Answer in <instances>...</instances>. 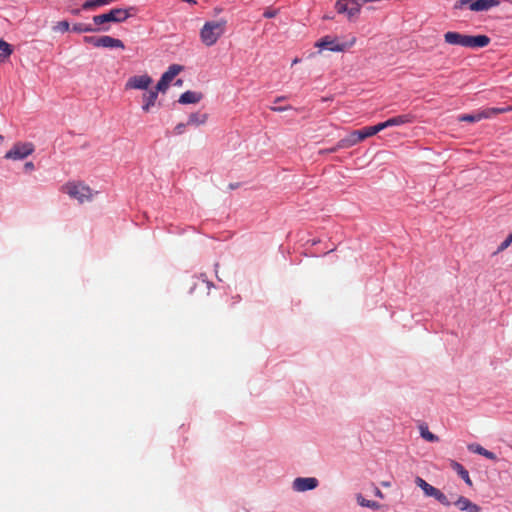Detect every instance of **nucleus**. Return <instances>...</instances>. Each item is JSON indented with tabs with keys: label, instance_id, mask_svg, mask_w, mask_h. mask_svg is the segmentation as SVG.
Here are the masks:
<instances>
[{
	"label": "nucleus",
	"instance_id": "20",
	"mask_svg": "<svg viewBox=\"0 0 512 512\" xmlns=\"http://www.w3.org/2000/svg\"><path fill=\"white\" fill-rule=\"evenodd\" d=\"M114 0H87L83 5H82V8L84 10H91V9H94L96 7H100V6H104V5H108L110 4L111 2H113Z\"/></svg>",
	"mask_w": 512,
	"mask_h": 512
},
{
	"label": "nucleus",
	"instance_id": "34",
	"mask_svg": "<svg viewBox=\"0 0 512 512\" xmlns=\"http://www.w3.org/2000/svg\"><path fill=\"white\" fill-rule=\"evenodd\" d=\"M54 29L60 32H66L69 29V23L67 21H60L56 24Z\"/></svg>",
	"mask_w": 512,
	"mask_h": 512
},
{
	"label": "nucleus",
	"instance_id": "12",
	"mask_svg": "<svg viewBox=\"0 0 512 512\" xmlns=\"http://www.w3.org/2000/svg\"><path fill=\"white\" fill-rule=\"evenodd\" d=\"M97 44L104 48H124V43L120 39L108 35L98 37Z\"/></svg>",
	"mask_w": 512,
	"mask_h": 512
},
{
	"label": "nucleus",
	"instance_id": "4",
	"mask_svg": "<svg viewBox=\"0 0 512 512\" xmlns=\"http://www.w3.org/2000/svg\"><path fill=\"white\" fill-rule=\"evenodd\" d=\"M500 4L499 0H460L455 3L456 9H462L468 6L471 11L480 12L487 11Z\"/></svg>",
	"mask_w": 512,
	"mask_h": 512
},
{
	"label": "nucleus",
	"instance_id": "24",
	"mask_svg": "<svg viewBox=\"0 0 512 512\" xmlns=\"http://www.w3.org/2000/svg\"><path fill=\"white\" fill-rule=\"evenodd\" d=\"M13 52V49L10 44L5 42L4 40H0V60H4L8 58Z\"/></svg>",
	"mask_w": 512,
	"mask_h": 512
},
{
	"label": "nucleus",
	"instance_id": "14",
	"mask_svg": "<svg viewBox=\"0 0 512 512\" xmlns=\"http://www.w3.org/2000/svg\"><path fill=\"white\" fill-rule=\"evenodd\" d=\"M455 505L461 510L466 512H480V507L471 502L468 498L460 496Z\"/></svg>",
	"mask_w": 512,
	"mask_h": 512
},
{
	"label": "nucleus",
	"instance_id": "39",
	"mask_svg": "<svg viewBox=\"0 0 512 512\" xmlns=\"http://www.w3.org/2000/svg\"><path fill=\"white\" fill-rule=\"evenodd\" d=\"M185 128V124L180 123L175 127L176 134H182Z\"/></svg>",
	"mask_w": 512,
	"mask_h": 512
},
{
	"label": "nucleus",
	"instance_id": "15",
	"mask_svg": "<svg viewBox=\"0 0 512 512\" xmlns=\"http://www.w3.org/2000/svg\"><path fill=\"white\" fill-rule=\"evenodd\" d=\"M316 46L319 48H327L331 51H343L344 45L335 44V40L330 36H325L322 39H320Z\"/></svg>",
	"mask_w": 512,
	"mask_h": 512
},
{
	"label": "nucleus",
	"instance_id": "47",
	"mask_svg": "<svg viewBox=\"0 0 512 512\" xmlns=\"http://www.w3.org/2000/svg\"><path fill=\"white\" fill-rule=\"evenodd\" d=\"M4 138L2 135H0V144L3 142Z\"/></svg>",
	"mask_w": 512,
	"mask_h": 512
},
{
	"label": "nucleus",
	"instance_id": "13",
	"mask_svg": "<svg viewBox=\"0 0 512 512\" xmlns=\"http://www.w3.org/2000/svg\"><path fill=\"white\" fill-rule=\"evenodd\" d=\"M510 111H512V107L505 106V107H499V108H485V109L478 111V113H479L480 120H482V119L492 118L495 115L510 112Z\"/></svg>",
	"mask_w": 512,
	"mask_h": 512
},
{
	"label": "nucleus",
	"instance_id": "41",
	"mask_svg": "<svg viewBox=\"0 0 512 512\" xmlns=\"http://www.w3.org/2000/svg\"><path fill=\"white\" fill-rule=\"evenodd\" d=\"M24 168H25V170H27V171L34 170V164H33V162H26V163H25V165H24Z\"/></svg>",
	"mask_w": 512,
	"mask_h": 512
},
{
	"label": "nucleus",
	"instance_id": "30",
	"mask_svg": "<svg viewBox=\"0 0 512 512\" xmlns=\"http://www.w3.org/2000/svg\"><path fill=\"white\" fill-rule=\"evenodd\" d=\"M351 133L353 135V138H354L356 144L360 143L361 141H363L367 138L363 131V128L360 130H354Z\"/></svg>",
	"mask_w": 512,
	"mask_h": 512
},
{
	"label": "nucleus",
	"instance_id": "43",
	"mask_svg": "<svg viewBox=\"0 0 512 512\" xmlns=\"http://www.w3.org/2000/svg\"><path fill=\"white\" fill-rule=\"evenodd\" d=\"M350 1L358 7H361V5L365 3V2H363V0H350Z\"/></svg>",
	"mask_w": 512,
	"mask_h": 512
},
{
	"label": "nucleus",
	"instance_id": "5",
	"mask_svg": "<svg viewBox=\"0 0 512 512\" xmlns=\"http://www.w3.org/2000/svg\"><path fill=\"white\" fill-rule=\"evenodd\" d=\"M129 17L128 10L122 8L111 9L108 13L95 15L93 22L102 25L107 22H123Z\"/></svg>",
	"mask_w": 512,
	"mask_h": 512
},
{
	"label": "nucleus",
	"instance_id": "37",
	"mask_svg": "<svg viewBox=\"0 0 512 512\" xmlns=\"http://www.w3.org/2000/svg\"><path fill=\"white\" fill-rule=\"evenodd\" d=\"M84 40L85 42L92 44L94 47H99V45L97 44L98 37H85Z\"/></svg>",
	"mask_w": 512,
	"mask_h": 512
},
{
	"label": "nucleus",
	"instance_id": "28",
	"mask_svg": "<svg viewBox=\"0 0 512 512\" xmlns=\"http://www.w3.org/2000/svg\"><path fill=\"white\" fill-rule=\"evenodd\" d=\"M459 121L478 122L481 121L478 111L473 114H465L459 117Z\"/></svg>",
	"mask_w": 512,
	"mask_h": 512
},
{
	"label": "nucleus",
	"instance_id": "31",
	"mask_svg": "<svg viewBox=\"0 0 512 512\" xmlns=\"http://www.w3.org/2000/svg\"><path fill=\"white\" fill-rule=\"evenodd\" d=\"M351 133L353 135V138H354L356 144L360 143L361 141H363L367 138L363 131V128L360 130H354Z\"/></svg>",
	"mask_w": 512,
	"mask_h": 512
},
{
	"label": "nucleus",
	"instance_id": "2",
	"mask_svg": "<svg viewBox=\"0 0 512 512\" xmlns=\"http://www.w3.org/2000/svg\"><path fill=\"white\" fill-rule=\"evenodd\" d=\"M225 27V20L206 22L200 32L202 42L206 46L214 45L217 40L224 34Z\"/></svg>",
	"mask_w": 512,
	"mask_h": 512
},
{
	"label": "nucleus",
	"instance_id": "6",
	"mask_svg": "<svg viewBox=\"0 0 512 512\" xmlns=\"http://www.w3.org/2000/svg\"><path fill=\"white\" fill-rule=\"evenodd\" d=\"M34 145L30 142H18L5 154L6 159L22 160L34 152Z\"/></svg>",
	"mask_w": 512,
	"mask_h": 512
},
{
	"label": "nucleus",
	"instance_id": "1",
	"mask_svg": "<svg viewBox=\"0 0 512 512\" xmlns=\"http://www.w3.org/2000/svg\"><path fill=\"white\" fill-rule=\"evenodd\" d=\"M444 40L450 45H459L466 48H483L490 43V38L486 35H466L459 32L448 31L444 34Z\"/></svg>",
	"mask_w": 512,
	"mask_h": 512
},
{
	"label": "nucleus",
	"instance_id": "40",
	"mask_svg": "<svg viewBox=\"0 0 512 512\" xmlns=\"http://www.w3.org/2000/svg\"><path fill=\"white\" fill-rule=\"evenodd\" d=\"M201 283L202 285H205L207 290L209 291L210 288L213 286V284L211 282H209L208 280H206L205 278H202L201 279Z\"/></svg>",
	"mask_w": 512,
	"mask_h": 512
},
{
	"label": "nucleus",
	"instance_id": "26",
	"mask_svg": "<svg viewBox=\"0 0 512 512\" xmlns=\"http://www.w3.org/2000/svg\"><path fill=\"white\" fill-rule=\"evenodd\" d=\"M382 130H384L382 123H378L377 125L368 126V127L363 128V131L367 138L377 134L378 132H380Z\"/></svg>",
	"mask_w": 512,
	"mask_h": 512
},
{
	"label": "nucleus",
	"instance_id": "17",
	"mask_svg": "<svg viewBox=\"0 0 512 512\" xmlns=\"http://www.w3.org/2000/svg\"><path fill=\"white\" fill-rule=\"evenodd\" d=\"M202 99V94L194 91L184 92L178 102L181 104H196Z\"/></svg>",
	"mask_w": 512,
	"mask_h": 512
},
{
	"label": "nucleus",
	"instance_id": "10",
	"mask_svg": "<svg viewBox=\"0 0 512 512\" xmlns=\"http://www.w3.org/2000/svg\"><path fill=\"white\" fill-rule=\"evenodd\" d=\"M414 121V116L412 114H402L388 120L381 122L384 129L392 126H401L404 124L412 123Z\"/></svg>",
	"mask_w": 512,
	"mask_h": 512
},
{
	"label": "nucleus",
	"instance_id": "32",
	"mask_svg": "<svg viewBox=\"0 0 512 512\" xmlns=\"http://www.w3.org/2000/svg\"><path fill=\"white\" fill-rule=\"evenodd\" d=\"M512 243V233L499 245L496 253H500L507 249Z\"/></svg>",
	"mask_w": 512,
	"mask_h": 512
},
{
	"label": "nucleus",
	"instance_id": "44",
	"mask_svg": "<svg viewBox=\"0 0 512 512\" xmlns=\"http://www.w3.org/2000/svg\"><path fill=\"white\" fill-rule=\"evenodd\" d=\"M273 111H283L285 110L286 108H282V107H272L271 108Z\"/></svg>",
	"mask_w": 512,
	"mask_h": 512
},
{
	"label": "nucleus",
	"instance_id": "11",
	"mask_svg": "<svg viewBox=\"0 0 512 512\" xmlns=\"http://www.w3.org/2000/svg\"><path fill=\"white\" fill-rule=\"evenodd\" d=\"M157 98H158L157 91L146 90L142 94V110L145 113L150 112L152 110V108L155 106Z\"/></svg>",
	"mask_w": 512,
	"mask_h": 512
},
{
	"label": "nucleus",
	"instance_id": "27",
	"mask_svg": "<svg viewBox=\"0 0 512 512\" xmlns=\"http://www.w3.org/2000/svg\"><path fill=\"white\" fill-rule=\"evenodd\" d=\"M169 84H170V82L161 76L160 80L158 81V83H157L155 89H153V91H157V94L159 92H165L166 89L168 88Z\"/></svg>",
	"mask_w": 512,
	"mask_h": 512
},
{
	"label": "nucleus",
	"instance_id": "21",
	"mask_svg": "<svg viewBox=\"0 0 512 512\" xmlns=\"http://www.w3.org/2000/svg\"><path fill=\"white\" fill-rule=\"evenodd\" d=\"M182 70V66L173 64L168 70L162 75L165 79L171 82Z\"/></svg>",
	"mask_w": 512,
	"mask_h": 512
},
{
	"label": "nucleus",
	"instance_id": "29",
	"mask_svg": "<svg viewBox=\"0 0 512 512\" xmlns=\"http://www.w3.org/2000/svg\"><path fill=\"white\" fill-rule=\"evenodd\" d=\"M94 30L95 29L92 28L90 25H86V24H82V23L75 24L73 26V31L78 32V33L91 32V31H94Z\"/></svg>",
	"mask_w": 512,
	"mask_h": 512
},
{
	"label": "nucleus",
	"instance_id": "45",
	"mask_svg": "<svg viewBox=\"0 0 512 512\" xmlns=\"http://www.w3.org/2000/svg\"><path fill=\"white\" fill-rule=\"evenodd\" d=\"M298 62H299V59H298V58H295V59L293 60V63H292V64L294 65V64H296V63H298Z\"/></svg>",
	"mask_w": 512,
	"mask_h": 512
},
{
	"label": "nucleus",
	"instance_id": "9",
	"mask_svg": "<svg viewBox=\"0 0 512 512\" xmlns=\"http://www.w3.org/2000/svg\"><path fill=\"white\" fill-rule=\"evenodd\" d=\"M319 482L314 477H298L293 481V489L298 492L313 490L318 486Z\"/></svg>",
	"mask_w": 512,
	"mask_h": 512
},
{
	"label": "nucleus",
	"instance_id": "36",
	"mask_svg": "<svg viewBox=\"0 0 512 512\" xmlns=\"http://www.w3.org/2000/svg\"><path fill=\"white\" fill-rule=\"evenodd\" d=\"M359 12H360V7H358V6L348 8V11H346L349 18L356 16Z\"/></svg>",
	"mask_w": 512,
	"mask_h": 512
},
{
	"label": "nucleus",
	"instance_id": "8",
	"mask_svg": "<svg viewBox=\"0 0 512 512\" xmlns=\"http://www.w3.org/2000/svg\"><path fill=\"white\" fill-rule=\"evenodd\" d=\"M153 80L152 78L147 75V74H143V75H135V76H132L130 77L126 84H125V89L126 90H130V89H137V90H148L149 86L152 84Z\"/></svg>",
	"mask_w": 512,
	"mask_h": 512
},
{
	"label": "nucleus",
	"instance_id": "18",
	"mask_svg": "<svg viewBox=\"0 0 512 512\" xmlns=\"http://www.w3.org/2000/svg\"><path fill=\"white\" fill-rule=\"evenodd\" d=\"M450 466L453 470H455L458 475L465 481L466 484L472 486V480L469 476L468 471L457 461L452 460Z\"/></svg>",
	"mask_w": 512,
	"mask_h": 512
},
{
	"label": "nucleus",
	"instance_id": "46",
	"mask_svg": "<svg viewBox=\"0 0 512 512\" xmlns=\"http://www.w3.org/2000/svg\"><path fill=\"white\" fill-rule=\"evenodd\" d=\"M176 84H177V85H181V84H182V81H181V80H177Z\"/></svg>",
	"mask_w": 512,
	"mask_h": 512
},
{
	"label": "nucleus",
	"instance_id": "23",
	"mask_svg": "<svg viewBox=\"0 0 512 512\" xmlns=\"http://www.w3.org/2000/svg\"><path fill=\"white\" fill-rule=\"evenodd\" d=\"M420 434L428 442H437L439 440L438 436L430 432L426 425L420 426Z\"/></svg>",
	"mask_w": 512,
	"mask_h": 512
},
{
	"label": "nucleus",
	"instance_id": "38",
	"mask_svg": "<svg viewBox=\"0 0 512 512\" xmlns=\"http://www.w3.org/2000/svg\"><path fill=\"white\" fill-rule=\"evenodd\" d=\"M277 15V11L276 10H266L263 14V16L265 18H274L275 16Z\"/></svg>",
	"mask_w": 512,
	"mask_h": 512
},
{
	"label": "nucleus",
	"instance_id": "16",
	"mask_svg": "<svg viewBox=\"0 0 512 512\" xmlns=\"http://www.w3.org/2000/svg\"><path fill=\"white\" fill-rule=\"evenodd\" d=\"M467 448L472 453H476V454L482 455L485 458L490 459V460H494V461L497 460V456L493 452L485 449L480 444L472 443V444H469L467 446Z\"/></svg>",
	"mask_w": 512,
	"mask_h": 512
},
{
	"label": "nucleus",
	"instance_id": "48",
	"mask_svg": "<svg viewBox=\"0 0 512 512\" xmlns=\"http://www.w3.org/2000/svg\"><path fill=\"white\" fill-rule=\"evenodd\" d=\"M382 484H383V486H386V487L389 486V483H387V482H383Z\"/></svg>",
	"mask_w": 512,
	"mask_h": 512
},
{
	"label": "nucleus",
	"instance_id": "3",
	"mask_svg": "<svg viewBox=\"0 0 512 512\" xmlns=\"http://www.w3.org/2000/svg\"><path fill=\"white\" fill-rule=\"evenodd\" d=\"M61 190L81 204L90 201L93 197L91 188L80 182H68L62 186Z\"/></svg>",
	"mask_w": 512,
	"mask_h": 512
},
{
	"label": "nucleus",
	"instance_id": "19",
	"mask_svg": "<svg viewBox=\"0 0 512 512\" xmlns=\"http://www.w3.org/2000/svg\"><path fill=\"white\" fill-rule=\"evenodd\" d=\"M207 114L192 113L187 121V125H202L207 121Z\"/></svg>",
	"mask_w": 512,
	"mask_h": 512
},
{
	"label": "nucleus",
	"instance_id": "35",
	"mask_svg": "<svg viewBox=\"0 0 512 512\" xmlns=\"http://www.w3.org/2000/svg\"><path fill=\"white\" fill-rule=\"evenodd\" d=\"M338 150H340V148L338 147V143H336V145L331 147V148L319 150V154L320 155H324V154H328V153H335Z\"/></svg>",
	"mask_w": 512,
	"mask_h": 512
},
{
	"label": "nucleus",
	"instance_id": "42",
	"mask_svg": "<svg viewBox=\"0 0 512 512\" xmlns=\"http://www.w3.org/2000/svg\"><path fill=\"white\" fill-rule=\"evenodd\" d=\"M374 494H375L376 497H379V498H383L384 497L382 491L379 488H377V487H375Z\"/></svg>",
	"mask_w": 512,
	"mask_h": 512
},
{
	"label": "nucleus",
	"instance_id": "7",
	"mask_svg": "<svg viewBox=\"0 0 512 512\" xmlns=\"http://www.w3.org/2000/svg\"><path fill=\"white\" fill-rule=\"evenodd\" d=\"M415 483L418 487H420L423 490L426 496L435 498L437 501H439L441 504L445 506L450 505V502L444 493H442L439 489L427 483L421 477H416Z\"/></svg>",
	"mask_w": 512,
	"mask_h": 512
},
{
	"label": "nucleus",
	"instance_id": "33",
	"mask_svg": "<svg viewBox=\"0 0 512 512\" xmlns=\"http://www.w3.org/2000/svg\"><path fill=\"white\" fill-rule=\"evenodd\" d=\"M335 7L338 13H346V11H348L347 4L344 3V0L337 1Z\"/></svg>",
	"mask_w": 512,
	"mask_h": 512
},
{
	"label": "nucleus",
	"instance_id": "25",
	"mask_svg": "<svg viewBox=\"0 0 512 512\" xmlns=\"http://www.w3.org/2000/svg\"><path fill=\"white\" fill-rule=\"evenodd\" d=\"M337 143H338V147L340 149H346V148H350V147L356 145L352 133H350L346 137L342 138Z\"/></svg>",
	"mask_w": 512,
	"mask_h": 512
},
{
	"label": "nucleus",
	"instance_id": "22",
	"mask_svg": "<svg viewBox=\"0 0 512 512\" xmlns=\"http://www.w3.org/2000/svg\"><path fill=\"white\" fill-rule=\"evenodd\" d=\"M357 503L362 507L371 508L373 510H377L380 508V504L372 501V500H366L361 494H358L357 497Z\"/></svg>",
	"mask_w": 512,
	"mask_h": 512
}]
</instances>
